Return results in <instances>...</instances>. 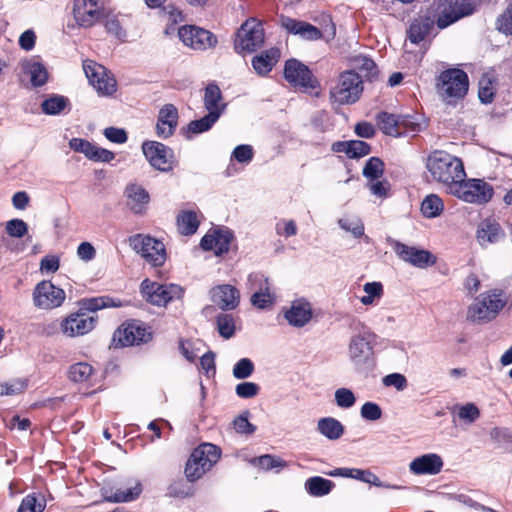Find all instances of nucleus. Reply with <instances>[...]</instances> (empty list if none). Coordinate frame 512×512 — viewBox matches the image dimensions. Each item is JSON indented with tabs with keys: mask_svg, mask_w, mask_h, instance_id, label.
Listing matches in <instances>:
<instances>
[{
	"mask_svg": "<svg viewBox=\"0 0 512 512\" xmlns=\"http://www.w3.org/2000/svg\"><path fill=\"white\" fill-rule=\"evenodd\" d=\"M506 237L505 230L494 218L483 219L476 230V240L482 248L498 244Z\"/></svg>",
	"mask_w": 512,
	"mask_h": 512,
	"instance_id": "obj_21",
	"label": "nucleus"
},
{
	"mask_svg": "<svg viewBox=\"0 0 512 512\" xmlns=\"http://www.w3.org/2000/svg\"><path fill=\"white\" fill-rule=\"evenodd\" d=\"M317 431L328 440L340 439L344 432V425L334 417H323L317 422Z\"/></svg>",
	"mask_w": 512,
	"mask_h": 512,
	"instance_id": "obj_35",
	"label": "nucleus"
},
{
	"mask_svg": "<svg viewBox=\"0 0 512 512\" xmlns=\"http://www.w3.org/2000/svg\"><path fill=\"white\" fill-rule=\"evenodd\" d=\"M68 99L61 95H53L45 99L41 104L42 112L47 115H57L67 106Z\"/></svg>",
	"mask_w": 512,
	"mask_h": 512,
	"instance_id": "obj_46",
	"label": "nucleus"
},
{
	"mask_svg": "<svg viewBox=\"0 0 512 512\" xmlns=\"http://www.w3.org/2000/svg\"><path fill=\"white\" fill-rule=\"evenodd\" d=\"M390 244L399 259L414 267L423 269L436 263V257L427 250L408 246L397 240H391Z\"/></svg>",
	"mask_w": 512,
	"mask_h": 512,
	"instance_id": "obj_15",
	"label": "nucleus"
},
{
	"mask_svg": "<svg viewBox=\"0 0 512 512\" xmlns=\"http://www.w3.org/2000/svg\"><path fill=\"white\" fill-rule=\"evenodd\" d=\"M506 303L503 291L494 289L484 292L468 307L467 319L472 322H489L496 318Z\"/></svg>",
	"mask_w": 512,
	"mask_h": 512,
	"instance_id": "obj_3",
	"label": "nucleus"
},
{
	"mask_svg": "<svg viewBox=\"0 0 512 512\" xmlns=\"http://www.w3.org/2000/svg\"><path fill=\"white\" fill-rule=\"evenodd\" d=\"M313 317L312 306L310 302L301 298L292 301L289 308L284 312V318L289 325L301 328L307 325Z\"/></svg>",
	"mask_w": 512,
	"mask_h": 512,
	"instance_id": "obj_26",
	"label": "nucleus"
},
{
	"mask_svg": "<svg viewBox=\"0 0 512 512\" xmlns=\"http://www.w3.org/2000/svg\"><path fill=\"white\" fill-rule=\"evenodd\" d=\"M233 238V233L229 229H216L203 236L200 246L203 250H213L215 255L220 256L229 251Z\"/></svg>",
	"mask_w": 512,
	"mask_h": 512,
	"instance_id": "obj_23",
	"label": "nucleus"
},
{
	"mask_svg": "<svg viewBox=\"0 0 512 512\" xmlns=\"http://www.w3.org/2000/svg\"><path fill=\"white\" fill-rule=\"evenodd\" d=\"M341 229L350 232L355 238L364 235V225L358 217H343L338 220Z\"/></svg>",
	"mask_w": 512,
	"mask_h": 512,
	"instance_id": "obj_49",
	"label": "nucleus"
},
{
	"mask_svg": "<svg viewBox=\"0 0 512 512\" xmlns=\"http://www.w3.org/2000/svg\"><path fill=\"white\" fill-rule=\"evenodd\" d=\"M220 458V449L211 443L199 445L190 455L185 474L189 481L200 479Z\"/></svg>",
	"mask_w": 512,
	"mask_h": 512,
	"instance_id": "obj_5",
	"label": "nucleus"
},
{
	"mask_svg": "<svg viewBox=\"0 0 512 512\" xmlns=\"http://www.w3.org/2000/svg\"><path fill=\"white\" fill-rule=\"evenodd\" d=\"M382 383L386 387H394L397 391H403L408 386L406 377L401 373H391L382 379Z\"/></svg>",
	"mask_w": 512,
	"mask_h": 512,
	"instance_id": "obj_60",
	"label": "nucleus"
},
{
	"mask_svg": "<svg viewBox=\"0 0 512 512\" xmlns=\"http://www.w3.org/2000/svg\"><path fill=\"white\" fill-rule=\"evenodd\" d=\"M467 74L460 69H449L439 76L437 87L439 95L448 103L452 99L463 98L468 91Z\"/></svg>",
	"mask_w": 512,
	"mask_h": 512,
	"instance_id": "obj_8",
	"label": "nucleus"
},
{
	"mask_svg": "<svg viewBox=\"0 0 512 512\" xmlns=\"http://www.w3.org/2000/svg\"><path fill=\"white\" fill-rule=\"evenodd\" d=\"M254 157V150L251 145L241 144L234 148L231 154V160L241 164H249Z\"/></svg>",
	"mask_w": 512,
	"mask_h": 512,
	"instance_id": "obj_55",
	"label": "nucleus"
},
{
	"mask_svg": "<svg viewBox=\"0 0 512 512\" xmlns=\"http://www.w3.org/2000/svg\"><path fill=\"white\" fill-rule=\"evenodd\" d=\"M249 412L245 411L233 421V427L239 434L251 435L256 431V426L248 420Z\"/></svg>",
	"mask_w": 512,
	"mask_h": 512,
	"instance_id": "obj_57",
	"label": "nucleus"
},
{
	"mask_svg": "<svg viewBox=\"0 0 512 512\" xmlns=\"http://www.w3.org/2000/svg\"><path fill=\"white\" fill-rule=\"evenodd\" d=\"M142 151L152 167L168 172L173 169L174 153L171 148L156 141H146L142 144Z\"/></svg>",
	"mask_w": 512,
	"mask_h": 512,
	"instance_id": "obj_14",
	"label": "nucleus"
},
{
	"mask_svg": "<svg viewBox=\"0 0 512 512\" xmlns=\"http://www.w3.org/2000/svg\"><path fill=\"white\" fill-rule=\"evenodd\" d=\"M178 229L183 235L194 234L199 226L197 215L193 211H184L177 218Z\"/></svg>",
	"mask_w": 512,
	"mask_h": 512,
	"instance_id": "obj_43",
	"label": "nucleus"
},
{
	"mask_svg": "<svg viewBox=\"0 0 512 512\" xmlns=\"http://www.w3.org/2000/svg\"><path fill=\"white\" fill-rule=\"evenodd\" d=\"M94 374V368L87 362L72 364L68 370V378L74 383H87Z\"/></svg>",
	"mask_w": 512,
	"mask_h": 512,
	"instance_id": "obj_41",
	"label": "nucleus"
},
{
	"mask_svg": "<svg viewBox=\"0 0 512 512\" xmlns=\"http://www.w3.org/2000/svg\"><path fill=\"white\" fill-rule=\"evenodd\" d=\"M370 153V146L362 140H351L348 152L349 158H360Z\"/></svg>",
	"mask_w": 512,
	"mask_h": 512,
	"instance_id": "obj_62",
	"label": "nucleus"
},
{
	"mask_svg": "<svg viewBox=\"0 0 512 512\" xmlns=\"http://www.w3.org/2000/svg\"><path fill=\"white\" fill-rule=\"evenodd\" d=\"M352 479L359 480L364 483L372 484L374 486L382 487V488H386V489H393V490L402 489V487L399 485H392V484L381 482L380 479L369 470L354 468Z\"/></svg>",
	"mask_w": 512,
	"mask_h": 512,
	"instance_id": "obj_44",
	"label": "nucleus"
},
{
	"mask_svg": "<svg viewBox=\"0 0 512 512\" xmlns=\"http://www.w3.org/2000/svg\"><path fill=\"white\" fill-rule=\"evenodd\" d=\"M203 102L204 107L208 113H216L217 117L219 118L226 109V103L222 98L221 90L216 84L213 83L206 86Z\"/></svg>",
	"mask_w": 512,
	"mask_h": 512,
	"instance_id": "obj_32",
	"label": "nucleus"
},
{
	"mask_svg": "<svg viewBox=\"0 0 512 512\" xmlns=\"http://www.w3.org/2000/svg\"><path fill=\"white\" fill-rule=\"evenodd\" d=\"M141 492L142 486L137 482L133 487L118 488L115 491L104 489L103 497L106 501L113 503L130 502L138 498Z\"/></svg>",
	"mask_w": 512,
	"mask_h": 512,
	"instance_id": "obj_34",
	"label": "nucleus"
},
{
	"mask_svg": "<svg viewBox=\"0 0 512 512\" xmlns=\"http://www.w3.org/2000/svg\"><path fill=\"white\" fill-rule=\"evenodd\" d=\"M19 67L25 75L30 77V82L33 87H42L48 82V70L39 56L22 59L19 62Z\"/></svg>",
	"mask_w": 512,
	"mask_h": 512,
	"instance_id": "obj_24",
	"label": "nucleus"
},
{
	"mask_svg": "<svg viewBox=\"0 0 512 512\" xmlns=\"http://www.w3.org/2000/svg\"><path fill=\"white\" fill-rule=\"evenodd\" d=\"M178 110L173 104H165L158 113L156 131L161 138L173 135L178 124Z\"/></svg>",
	"mask_w": 512,
	"mask_h": 512,
	"instance_id": "obj_30",
	"label": "nucleus"
},
{
	"mask_svg": "<svg viewBox=\"0 0 512 512\" xmlns=\"http://www.w3.org/2000/svg\"><path fill=\"white\" fill-rule=\"evenodd\" d=\"M60 266L59 257L55 255H47L42 258L40 262V271L41 273H55Z\"/></svg>",
	"mask_w": 512,
	"mask_h": 512,
	"instance_id": "obj_64",
	"label": "nucleus"
},
{
	"mask_svg": "<svg viewBox=\"0 0 512 512\" xmlns=\"http://www.w3.org/2000/svg\"><path fill=\"white\" fill-rule=\"evenodd\" d=\"M335 483L321 476H313L305 481L304 488L306 492L313 497H323L328 495Z\"/></svg>",
	"mask_w": 512,
	"mask_h": 512,
	"instance_id": "obj_36",
	"label": "nucleus"
},
{
	"mask_svg": "<svg viewBox=\"0 0 512 512\" xmlns=\"http://www.w3.org/2000/svg\"><path fill=\"white\" fill-rule=\"evenodd\" d=\"M362 92L361 76L354 70H346L339 74L335 85L331 87L329 98L338 105H351L360 99Z\"/></svg>",
	"mask_w": 512,
	"mask_h": 512,
	"instance_id": "obj_4",
	"label": "nucleus"
},
{
	"mask_svg": "<svg viewBox=\"0 0 512 512\" xmlns=\"http://www.w3.org/2000/svg\"><path fill=\"white\" fill-rule=\"evenodd\" d=\"M45 507L44 496L33 493L23 498L17 512H43Z\"/></svg>",
	"mask_w": 512,
	"mask_h": 512,
	"instance_id": "obj_45",
	"label": "nucleus"
},
{
	"mask_svg": "<svg viewBox=\"0 0 512 512\" xmlns=\"http://www.w3.org/2000/svg\"><path fill=\"white\" fill-rule=\"evenodd\" d=\"M457 416L466 424H472L480 417V410L474 403H466L458 407Z\"/></svg>",
	"mask_w": 512,
	"mask_h": 512,
	"instance_id": "obj_53",
	"label": "nucleus"
},
{
	"mask_svg": "<svg viewBox=\"0 0 512 512\" xmlns=\"http://www.w3.org/2000/svg\"><path fill=\"white\" fill-rule=\"evenodd\" d=\"M104 136L111 142L123 144L127 141V133L124 129L108 127L104 129Z\"/></svg>",
	"mask_w": 512,
	"mask_h": 512,
	"instance_id": "obj_63",
	"label": "nucleus"
},
{
	"mask_svg": "<svg viewBox=\"0 0 512 512\" xmlns=\"http://www.w3.org/2000/svg\"><path fill=\"white\" fill-rule=\"evenodd\" d=\"M335 403L339 408L349 409L356 403V396L349 388H338L334 393Z\"/></svg>",
	"mask_w": 512,
	"mask_h": 512,
	"instance_id": "obj_50",
	"label": "nucleus"
},
{
	"mask_svg": "<svg viewBox=\"0 0 512 512\" xmlns=\"http://www.w3.org/2000/svg\"><path fill=\"white\" fill-rule=\"evenodd\" d=\"M260 392V386L254 382H241L236 385L235 393L239 398L250 399L257 396Z\"/></svg>",
	"mask_w": 512,
	"mask_h": 512,
	"instance_id": "obj_58",
	"label": "nucleus"
},
{
	"mask_svg": "<svg viewBox=\"0 0 512 512\" xmlns=\"http://www.w3.org/2000/svg\"><path fill=\"white\" fill-rule=\"evenodd\" d=\"M384 173V163L378 157H371L363 168V176L369 181L380 179Z\"/></svg>",
	"mask_w": 512,
	"mask_h": 512,
	"instance_id": "obj_48",
	"label": "nucleus"
},
{
	"mask_svg": "<svg viewBox=\"0 0 512 512\" xmlns=\"http://www.w3.org/2000/svg\"><path fill=\"white\" fill-rule=\"evenodd\" d=\"M284 77L292 86L304 90L314 89L317 86V80L312 75L310 69L297 59H289L286 61Z\"/></svg>",
	"mask_w": 512,
	"mask_h": 512,
	"instance_id": "obj_18",
	"label": "nucleus"
},
{
	"mask_svg": "<svg viewBox=\"0 0 512 512\" xmlns=\"http://www.w3.org/2000/svg\"><path fill=\"white\" fill-rule=\"evenodd\" d=\"M97 319L80 309L69 314L60 324L61 331L68 337L82 336L92 331Z\"/></svg>",
	"mask_w": 512,
	"mask_h": 512,
	"instance_id": "obj_17",
	"label": "nucleus"
},
{
	"mask_svg": "<svg viewBox=\"0 0 512 512\" xmlns=\"http://www.w3.org/2000/svg\"><path fill=\"white\" fill-rule=\"evenodd\" d=\"M276 234L286 238L297 234V225L294 220L281 219L275 225Z\"/></svg>",
	"mask_w": 512,
	"mask_h": 512,
	"instance_id": "obj_61",
	"label": "nucleus"
},
{
	"mask_svg": "<svg viewBox=\"0 0 512 512\" xmlns=\"http://www.w3.org/2000/svg\"><path fill=\"white\" fill-rule=\"evenodd\" d=\"M255 370L254 363L249 358H241L238 360L232 370L234 378L243 380L249 378Z\"/></svg>",
	"mask_w": 512,
	"mask_h": 512,
	"instance_id": "obj_52",
	"label": "nucleus"
},
{
	"mask_svg": "<svg viewBox=\"0 0 512 512\" xmlns=\"http://www.w3.org/2000/svg\"><path fill=\"white\" fill-rule=\"evenodd\" d=\"M376 337V334L364 325L360 331L350 337L347 346V357L356 371L363 372L374 366Z\"/></svg>",
	"mask_w": 512,
	"mask_h": 512,
	"instance_id": "obj_2",
	"label": "nucleus"
},
{
	"mask_svg": "<svg viewBox=\"0 0 512 512\" xmlns=\"http://www.w3.org/2000/svg\"><path fill=\"white\" fill-rule=\"evenodd\" d=\"M73 16L79 26L84 28L93 26L101 16L98 0H74Z\"/></svg>",
	"mask_w": 512,
	"mask_h": 512,
	"instance_id": "obj_22",
	"label": "nucleus"
},
{
	"mask_svg": "<svg viewBox=\"0 0 512 512\" xmlns=\"http://www.w3.org/2000/svg\"><path fill=\"white\" fill-rule=\"evenodd\" d=\"M444 466L443 459L436 453H427L414 458L409 463V470L414 475H437Z\"/></svg>",
	"mask_w": 512,
	"mask_h": 512,
	"instance_id": "obj_27",
	"label": "nucleus"
},
{
	"mask_svg": "<svg viewBox=\"0 0 512 512\" xmlns=\"http://www.w3.org/2000/svg\"><path fill=\"white\" fill-rule=\"evenodd\" d=\"M479 99L482 103H490L493 100L494 96V88L492 86V80L484 75L479 80Z\"/></svg>",
	"mask_w": 512,
	"mask_h": 512,
	"instance_id": "obj_56",
	"label": "nucleus"
},
{
	"mask_svg": "<svg viewBox=\"0 0 512 512\" xmlns=\"http://www.w3.org/2000/svg\"><path fill=\"white\" fill-rule=\"evenodd\" d=\"M360 415L364 420L377 421L382 417V409L377 403L368 401L362 405Z\"/></svg>",
	"mask_w": 512,
	"mask_h": 512,
	"instance_id": "obj_59",
	"label": "nucleus"
},
{
	"mask_svg": "<svg viewBox=\"0 0 512 512\" xmlns=\"http://www.w3.org/2000/svg\"><path fill=\"white\" fill-rule=\"evenodd\" d=\"M178 36L185 46L194 50H206L217 44L215 35L208 30L194 25L180 27Z\"/></svg>",
	"mask_w": 512,
	"mask_h": 512,
	"instance_id": "obj_16",
	"label": "nucleus"
},
{
	"mask_svg": "<svg viewBox=\"0 0 512 512\" xmlns=\"http://www.w3.org/2000/svg\"><path fill=\"white\" fill-rule=\"evenodd\" d=\"M124 194L127 199V207L136 215H143L148 207L150 195L146 189L136 183L128 184Z\"/></svg>",
	"mask_w": 512,
	"mask_h": 512,
	"instance_id": "obj_29",
	"label": "nucleus"
},
{
	"mask_svg": "<svg viewBox=\"0 0 512 512\" xmlns=\"http://www.w3.org/2000/svg\"><path fill=\"white\" fill-rule=\"evenodd\" d=\"M445 6L441 10L437 26L444 29L459 19L471 15L475 6L470 0H444Z\"/></svg>",
	"mask_w": 512,
	"mask_h": 512,
	"instance_id": "obj_19",
	"label": "nucleus"
},
{
	"mask_svg": "<svg viewBox=\"0 0 512 512\" xmlns=\"http://www.w3.org/2000/svg\"><path fill=\"white\" fill-rule=\"evenodd\" d=\"M350 64L354 69H358L363 76L369 80L377 76L378 70L375 62L365 55H355L350 58Z\"/></svg>",
	"mask_w": 512,
	"mask_h": 512,
	"instance_id": "obj_39",
	"label": "nucleus"
},
{
	"mask_svg": "<svg viewBox=\"0 0 512 512\" xmlns=\"http://www.w3.org/2000/svg\"><path fill=\"white\" fill-rule=\"evenodd\" d=\"M151 334L140 323L130 322L120 326L113 335L116 346H132L147 342Z\"/></svg>",
	"mask_w": 512,
	"mask_h": 512,
	"instance_id": "obj_20",
	"label": "nucleus"
},
{
	"mask_svg": "<svg viewBox=\"0 0 512 512\" xmlns=\"http://www.w3.org/2000/svg\"><path fill=\"white\" fill-rule=\"evenodd\" d=\"M211 301L220 309L234 310L240 302L239 290L229 284L217 285L210 290Z\"/></svg>",
	"mask_w": 512,
	"mask_h": 512,
	"instance_id": "obj_25",
	"label": "nucleus"
},
{
	"mask_svg": "<svg viewBox=\"0 0 512 512\" xmlns=\"http://www.w3.org/2000/svg\"><path fill=\"white\" fill-rule=\"evenodd\" d=\"M493 188L490 184L482 179H466L459 181L452 186L448 192L456 198L471 204H485L489 202L493 196Z\"/></svg>",
	"mask_w": 512,
	"mask_h": 512,
	"instance_id": "obj_6",
	"label": "nucleus"
},
{
	"mask_svg": "<svg viewBox=\"0 0 512 512\" xmlns=\"http://www.w3.org/2000/svg\"><path fill=\"white\" fill-rule=\"evenodd\" d=\"M280 57V50L278 48H270L256 55L252 59V66L255 72L264 76L267 75L276 65Z\"/></svg>",
	"mask_w": 512,
	"mask_h": 512,
	"instance_id": "obj_31",
	"label": "nucleus"
},
{
	"mask_svg": "<svg viewBox=\"0 0 512 512\" xmlns=\"http://www.w3.org/2000/svg\"><path fill=\"white\" fill-rule=\"evenodd\" d=\"M216 113L210 112L204 117L193 120L188 124V131L193 134H199L210 130L213 125L218 121Z\"/></svg>",
	"mask_w": 512,
	"mask_h": 512,
	"instance_id": "obj_47",
	"label": "nucleus"
},
{
	"mask_svg": "<svg viewBox=\"0 0 512 512\" xmlns=\"http://www.w3.org/2000/svg\"><path fill=\"white\" fill-rule=\"evenodd\" d=\"M83 70L89 83L99 94L106 96L116 91V80L104 66L92 60H85Z\"/></svg>",
	"mask_w": 512,
	"mask_h": 512,
	"instance_id": "obj_12",
	"label": "nucleus"
},
{
	"mask_svg": "<svg viewBox=\"0 0 512 512\" xmlns=\"http://www.w3.org/2000/svg\"><path fill=\"white\" fill-rule=\"evenodd\" d=\"M130 247L153 267L162 266L167 258L162 241L149 235L136 234L129 238Z\"/></svg>",
	"mask_w": 512,
	"mask_h": 512,
	"instance_id": "obj_7",
	"label": "nucleus"
},
{
	"mask_svg": "<svg viewBox=\"0 0 512 512\" xmlns=\"http://www.w3.org/2000/svg\"><path fill=\"white\" fill-rule=\"evenodd\" d=\"M264 44V29L254 18L246 20L238 29L234 49L238 54L252 53Z\"/></svg>",
	"mask_w": 512,
	"mask_h": 512,
	"instance_id": "obj_9",
	"label": "nucleus"
},
{
	"mask_svg": "<svg viewBox=\"0 0 512 512\" xmlns=\"http://www.w3.org/2000/svg\"><path fill=\"white\" fill-rule=\"evenodd\" d=\"M65 298L66 294L63 289L46 280L38 283L33 291L34 305L43 310L60 307Z\"/></svg>",
	"mask_w": 512,
	"mask_h": 512,
	"instance_id": "obj_13",
	"label": "nucleus"
},
{
	"mask_svg": "<svg viewBox=\"0 0 512 512\" xmlns=\"http://www.w3.org/2000/svg\"><path fill=\"white\" fill-rule=\"evenodd\" d=\"M434 29V21L430 17H419L409 27L408 39L413 44L424 41Z\"/></svg>",
	"mask_w": 512,
	"mask_h": 512,
	"instance_id": "obj_33",
	"label": "nucleus"
},
{
	"mask_svg": "<svg viewBox=\"0 0 512 512\" xmlns=\"http://www.w3.org/2000/svg\"><path fill=\"white\" fill-rule=\"evenodd\" d=\"M365 295L359 298L360 303L364 306H374L382 298L384 294V287L381 282L373 281L367 282L363 285Z\"/></svg>",
	"mask_w": 512,
	"mask_h": 512,
	"instance_id": "obj_37",
	"label": "nucleus"
},
{
	"mask_svg": "<svg viewBox=\"0 0 512 512\" xmlns=\"http://www.w3.org/2000/svg\"><path fill=\"white\" fill-rule=\"evenodd\" d=\"M426 168L433 180L445 186L447 193L453 185L466 178L462 160L445 151L435 150L430 153Z\"/></svg>",
	"mask_w": 512,
	"mask_h": 512,
	"instance_id": "obj_1",
	"label": "nucleus"
},
{
	"mask_svg": "<svg viewBox=\"0 0 512 512\" xmlns=\"http://www.w3.org/2000/svg\"><path fill=\"white\" fill-rule=\"evenodd\" d=\"M280 22L281 26L289 33L297 35L304 40L316 41L323 38L322 31L308 22L287 16H281Z\"/></svg>",
	"mask_w": 512,
	"mask_h": 512,
	"instance_id": "obj_28",
	"label": "nucleus"
},
{
	"mask_svg": "<svg viewBox=\"0 0 512 512\" xmlns=\"http://www.w3.org/2000/svg\"><path fill=\"white\" fill-rule=\"evenodd\" d=\"M248 289L253 291L250 301L251 304L260 310L271 308L276 297L272 291L269 279L263 274L253 273L248 276Z\"/></svg>",
	"mask_w": 512,
	"mask_h": 512,
	"instance_id": "obj_11",
	"label": "nucleus"
},
{
	"mask_svg": "<svg viewBox=\"0 0 512 512\" xmlns=\"http://www.w3.org/2000/svg\"><path fill=\"white\" fill-rule=\"evenodd\" d=\"M5 231L10 237L22 238L28 232V225L24 220L14 218L6 222Z\"/></svg>",
	"mask_w": 512,
	"mask_h": 512,
	"instance_id": "obj_54",
	"label": "nucleus"
},
{
	"mask_svg": "<svg viewBox=\"0 0 512 512\" xmlns=\"http://www.w3.org/2000/svg\"><path fill=\"white\" fill-rule=\"evenodd\" d=\"M83 311L95 312L97 310L108 307H121L122 303L119 300H114L108 296L94 297L83 299L81 301Z\"/></svg>",
	"mask_w": 512,
	"mask_h": 512,
	"instance_id": "obj_42",
	"label": "nucleus"
},
{
	"mask_svg": "<svg viewBox=\"0 0 512 512\" xmlns=\"http://www.w3.org/2000/svg\"><path fill=\"white\" fill-rule=\"evenodd\" d=\"M444 210L442 199L436 194L427 195L421 203V212L426 218H436L441 215Z\"/></svg>",
	"mask_w": 512,
	"mask_h": 512,
	"instance_id": "obj_40",
	"label": "nucleus"
},
{
	"mask_svg": "<svg viewBox=\"0 0 512 512\" xmlns=\"http://www.w3.org/2000/svg\"><path fill=\"white\" fill-rule=\"evenodd\" d=\"M217 329L219 334L225 338H231L235 333V321L232 315L220 314L217 317Z\"/></svg>",
	"mask_w": 512,
	"mask_h": 512,
	"instance_id": "obj_51",
	"label": "nucleus"
},
{
	"mask_svg": "<svg viewBox=\"0 0 512 512\" xmlns=\"http://www.w3.org/2000/svg\"><path fill=\"white\" fill-rule=\"evenodd\" d=\"M141 293L151 304L165 306L170 301L179 299L183 294V289L176 284L164 285L145 279L141 283Z\"/></svg>",
	"mask_w": 512,
	"mask_h": 512,
	"instance_id": "obj_10",
	"label": "nucleus"
},
{
	"mask_svg": "<svg viewBox=\"0 0 512 512\" xmlns=\"http://www.w3.org/2000/svg\"><path fill=\"white\" fill-rule=\"evenodd\" d=\"M377 122L380 130L386 135L399 136L402 133L400 131L402 122L399 117L394 114L382 112L377 116Z\"/></svg>",
	"mask_w": 512,
	"mask_h": 512,
	"instance_id": "obj_38",
	"label": "nucleus"
}]
</instances>
